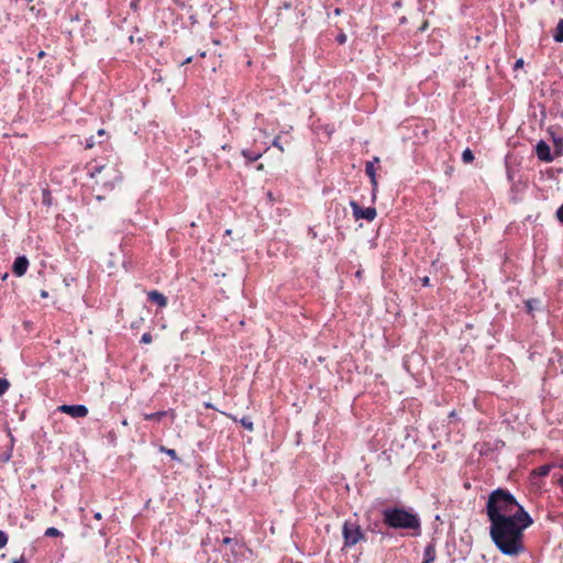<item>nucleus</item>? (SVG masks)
Returning <instances> with one entry per match:
<instances>
[{"instance_id":"f257e3e1","label":"nucleus","mask_w":563,"mask_h":563,"mask_svg":"<svg viewBox=\"0 0 563 563\" xmlns=\"http://www.w3.org/2000/svg\"><path fill=\"white\" fill-rule=\"evenodd\" d=\"M489 522L492 541L503 554L518 556L526 551L523 532L533 523V520L523 507L518 508L514 516Z\"/></svg>"},{"instance_id":"f03ea898","label":"nucleus","mask_w":563,"mask_h":563,"mask_svg":"<svg viewBox=\"0 0 563 563\" xmlns=\"http://www.w3.org/2000/svg\"><path fill=\"white\" fill-rule=\"evenodd\" d=\"M520 507L522 506L508 489L497 488L488 496L486 515L489 521L504 519L507 516H514Z\"/></svg>"},{"instance_id":"7ed1b4c3","label":"nucleus","mask_w":563,"mask_h":563,"mask_svg":"<svg viewBox=\"0 0 563 563\" xmlns=\"http://www.w3.org/2000/svg\"><path fill=\"white\" fill-rule=\"evenodd\" d=\"M383 522L391 529L411 530L412 536L420 534L421 522L417 514L406 508L391 507L382 512Z\"/></svg>"},{"instance_id":"20e7f679","label":"nucleus","mask_w":563,"mask_h":563,"mask_svg":"<svg viewBox=\"0 0 563 563\" xmlns=\"http://www.w3.org/2000/svg\"><path fill=\"white\" fill-rule=\"evenodd\" d=\"M87 173L90 178L95 179V185L104 189H113L115 184L122 179L117 164L109 162L100 164L92 161L87 165Z\"/></svg>"},{"instance_id":"39448f33","label":"nucleus","mask_w":563,"mask_h":563,"mask_svg":"<svg viewBox=\"0 0 563 563\" xmlns=\"http://www.w3.org/2000/svg\"><path fill=\"white\" fill-rule=\"evenodd\" d=\"M344 545L347 548L354 547L360 541L365 540V534L360 525L351 521H345L342 529Z\"/></svg>"},{"instance_id":"423d86ee","label":"nucleus","mask_w":563,"mask_h":563,"mask_svg":"<svg viewBox=\"0 0 563 563\" xmlns=\"http://www.w3.org/2000/svg\"><path fill=\"white\" fill-rule=\"evenodd\" d=\"M350 206L353 211V217L356 220L365 219L371 222L377 216L376 209L374 207L362 208L356 201L353 200L350 202Z\"/></svg>"},{"instance_id":"0eeeda50","label":"nucleus","mask_w":563,"mask_h":563,"mask_svg":"<svg viewBox=\"0 0 563 563\" xmlns=\"http://www.w3.org/2000/svg\"><path fill=\"white\" fill-rule=\"evenodd\" d=\"M56 410L73 418H85L89 412L85 405H60Z\"/></svg>"},{"instance_id":"6e6552de","label":"nucleus","mask_w":563,"mask_h":563,"mask_svg":"<svg viewBox=\"0 0 563 563\" xmlns=\"http://www.w3.org/2000/svg\"><path fill=\"white\" fill-rule=\"evenodd\" d=\"M536 154L541 162L551 163L554 161V155L551 153L549 144L543 140L537 143Z\"/></svg>"},{"instance_id":"1a4fd4ad","label":"nucleus","mask_w":563,"mask_h":563,"mask_svg":"<svg viewBox=\"0 0 563 563\" xmlns=\"http://www.w3.org/2000/svg\"><path fill=\"white\" fill-rule=\"evenodd\" d=\"M29 267V260L25 256H18L12 266V273L21 277L23 276Z\"/></svg>"},{"instance_id":"9d476101","label":"nucleus","mask_w":563,"mask_h":563,"mask_svg":"<svg viewBox=\"0 0 563 563\" xmlns=\"http://www.w3.org/2000/svg\"><path fill=\"white\" fill-rule=\"evenodd\" d=\"M147 299L150 302L157 305L159 308H165L168 305L167 297L158 290L148 291Z\"/></svg>"},{"instance_id":"9b49d317","label":"nucleus","mask_w":563,"mask_h":563,"mask_svg":"<svg viewBox=\"0 0 563 563\" xmlns=\"http://www.w3.org/2000/svg\"><path fill=\"white\" fill-rule=\"evenodd\" d=\"M167 416H170L172 419L174 420L176 415H175V411L173 409H169V410H162V411H157V412H153V413H143L142 417L144 420H147V421H161L163 418L167 417Z\"/></svg>"},{"instance_id":"f8f14e48","label":"nucleus","mask_w":563,"mask_h":563,"mask_svg":"<svg viewBox=\"0 0 563 563\" xmlns=\"http://www.w3.org/2000/svg\"><path fill=\"white\" fill-rule=\"evenodd\" d=\"M365 173L371 179V184L373 187V191L375 192L378 187L377 178H376V168L373 162H367L365 165Z\"/></svg>"},{"instance_id":"ddd939ff","label":"nucleus","mask_w":563,"mask_h":563,"mask_svg":"<svg viewBox=\"0 0 563 563\" xmlns=\"http://www.w3.org/2000/svg\"><path fill=\"white\" fill-rule=\"evenodd\" d=\"M437 558V550L433 543L427 544L423 551V562L422 563H432Z\"/></svg>"},{"instance_id":"4468645a","label":"nucleus","mask_w":563,"mask_h":563,"mask_svg":"<svg viewBox=\"0 0 563 563\" xmlns=\"http://www.w3.org/2000/svg\"><path fill=\"white\" fill-rule=\"evenodd\" d=\"M553 466H554L553 464L541 465L538 468H534L532 471V475L533 476H540V477L548 476Z\"/></svg>"},{"instance_id":"2eb2a0df","label":"nucleus","mask_w":563,"mask_h":563,"mask_svg":"<svg viewBox=\"0 0 563 563\" xmlns=\"http://www.w3.org/2000/svg\"><path fill=\"white\" fill-rule=\"evenodd\" d=\"M242 155L245 159H247L250 162H256L257 159H260L262 157L263 153L254 152L251 150H243Z\"/></svg>"},{"instance_id":"dca6fc26","label":"nucleus","mask_w":563,"mask_h":563,"mask_svg":"<svg viewBox=\"0 0 563 563\" xmlns=\"http://www.w3.org/2000/svg\"><path fill=\"white\" fill-rule=\"evenodd\" d=\"M554 156L563 155V139L560 136H553Z\"/></svg>"},{"instance_id":"f3484780","label":"nucleus","mask_w":563,"mask_h":563,"mask_svg":"<svg viewBox=\"0 0 563 563\" xmlns=\"http://www.w3.org/2000/svg\"><path fill=\"white\" fill-rule=\"evenodd\" d=\"M553 38L555 42L562 43L563 42V19H561L555 27V31L553 33Z\"/></svg>"},{"instance_id":"a211bd4d","label":"nucleus","mask_w":563,"mask_h":563,"mask_svg":"<svg viewBox=\"0 0 563 563\" xmlns=\"http://www.w3.org/2000/svg\"><path fill=\"white\" fill-rule=\"evenodd\" d=\"M474 158H475L474 154L470 148H466L463 151V153H462L463 163L471 164V163H473Z\"/></svg>"},{"instance_id":"6ab92c4d","label":"nucleus","mask_w":563,"mask_h":563,"mask_svg":"<svg viewBox=\"0 0 563 563\" xmlns=\"http://www.w3.org/2000/svg\"><path fill=\"white\" fill-rule=\"evenodd\" d=\"M240 423L242 424L243 428H245L249 431H253L254 430V424H253V421L251 420L250 417L241 418L240 419Z\"/></svg>"},{"instance_id":"aec40b11","label":"nucleus","mask_w":563,"mask_h":563,"mask_svg":"<svg viewBox=\"0 0 563 563\" xmlns=\"http://www.w3.org/2000/svg\"><path fill=\"white\" fill-rule=\"evenodd\" d=\"M44 534H45V537L57 538V537L62 536V532L54 527H49L45 530Z\"/></svg>"},{"instance_id":"412c9836","label":"nucleus","mask_w":563,"mask_h":563,"mask_svg":"<svg viewBox=\"0 0 563 563\" xmlns=\"http://www.w3.org/2000/svg\"><path fill=\"white\" fill-rule=\"evenodd\" d=\"M10 383L7 378H0V397L9 389Z\"/></svg>"},{"instance_id":"4be33fe9","label":"nucleus","mask_w":563,"mask_h":563,"mask_svg":"<svg viewBox=\"0 0 563 563\" xmlns=\"http://www.w3.org/2000/svg\"><path fill=\"white\" fill-rule=\"evenodd\" d=\"M161 451L170 456L173 460H178L177 453L174 449H167L165 446H161Z\"/></svg>"},{"instance_id":"5701e85b","label":"nucleus","mask_w":563,"mask_h":563,"mask_svg":"<svg viewBox=\"0 0 563 563\" xmlns=\"http://www.w3.org/2000/svg\"><path fill=\"white\" fill-rule=\"evenodd\" d=\"M9 537L8 534L0 530V549L4 548L8 543Z\"/></svg>"},{"instance_id":"b1692460","label":"nucleus","mask_w":563,"mask_h":563,"mask_svg":"<svg viewBox=\"0 0 563 563\" xmlns=\"http://www.w3.org/2000/svg\"><path fill=\"white\" fill-rule=\"evenodd\" d=\"M153 338H152V334L146 332L142 335L141 338V343H144V344H150L152 342Z\"/></svg>"},{"instance_id":"393cba45","label":"nucleus","mask_w":563,"mask_h":563,"mask_svg":"<svg viewBox=\"0 0 563 563\" xmlns=\"http://www.w3.org/2000/svg\"><path fill=\"white\" fill-rule=\"evenodd\" d=\"M279 140H280V136H279V135H278V136H276V137L274 139V141H273V146H274V147H277V148L283 153V152H284V147H283V145L280 144Z\"/></svg>"},{"instance_id":"a878e982","label":"nucleus","mask_w":563,"mask_h":563,"mask_svg":"<svg viewBox=\"0 0 563 563\" xmlns=\"http://www.w3.org/2000/svg\"><path fill=\"white\" fill-rule=\"evenodd\" d=\"M556 218L563 224V205L556 210Z\"/></svg>"},{"instance_id":"bb28decb","label":"nucleus","mask_w":563,"mask_h":563,"mask_svg":"<svg viewBox=\"0 0 563 563\" xmlns=\"http://www.w3.org/2000/svg\"><path fill=\"white\" fill-rule=\"evenodd\" d=\"M523 64H525V62H523V59H522V58L517 59V60H516V63H515V65H514V69H515V70H517V69H519V68H522V67H523Z\"/></svg>"},{"instance_id":"cd10ccee","label":"nucleus","mask_w":563,"mask_h":563,"mask_svg":"<svg viewBox=\"0 0 563 563\" xmlns=\"http://www.w3.org/2000/svg\"><path fill=\"white\" fill-rule=\"evenodd\" d=\"M96 144L95 137L91 136L87 140L86 147L91 148Z\"/></svg>"},{"instance_id":"c85d7f7f","label":"nucleus","mask_w":563,"mask_h":563,"mask_svg":"<svg viewBox=\"0 0 563 563\" xmlns=\"http://www.w3.org/2000/svg\"><path fill=\"white\" fill-rule=\"evenodd\" d=\"M232 542H233V539L230 537H225L222 539V544H224V545L231 544Z\"/></svg>"},{"instance_id":"c756f323","label":"nucleus","mask_w":563,"mask_h":563,"mask_svg":"<svg viewBox=\"0 0 563 563\" xmlns=\"http://www.w3.org/2000/svg\"><path fill=\"white\" fill-rule=\"evenodd\" d=\"M25 562H26V560H25L24 555H21L19 559H14L12 561V563H25Z\"/></svg>"},{"instance_id":"7c9ffc66","label":"nucleus","mask_w":563,"mask_h":563,"mask_svg":"<svg viewBox=\"0 0 563 563\" xmlns=\"http://www.w3.org/2000/svg\"><path fill=\"white\" fill-rule=\"evenodd\" d=\"M93 519H96L97 521H100L102 519V515L100 511H96L93 514Z\"/></svg>"},{"instance_id":"2f4dec72","label":"nucleus","mask_w":563,"mask_h":563,"mask_svg":"<svg viewBox=\"0 0 563 563\" xmlns=\"http://www.w3.org/2000/svg\"><path fill=\"white\" fill-rule=\"evenodd\" d=\"M40 296L42 298H47L48 297V292L46 290H41Z\"/></svg>"},{"instance_id":"473e14b6","label":"nucleus","mask_w":563,"mask_h":563,"mask_svg":"<svg viewBox=\"0 0 563 563\" xmlns=\"http://www.w3.org/2000/svg\"><path fill=\"white\" fill-rule=\"evenodd\" d=\"M338 41L342 44L345 42V35L339 36Z\"/></svg>"},{"instance_id":"72a5a7b5","label":"nucleus","mask_w":563,"mask_h":563,"mask_svg":"<svg viewBox=\"0 0 563 563\" xmlns=\"http://www.w3.org/2000/svg\"><path fill=\"white\" fill-rule=\"evenodd\" d=\"M191 60H192V57L190 56V57L186 58V59L183 62V65H185V64H189V63H191Z\"/></svg>"},{"instance_id":"f704fd0d","label":"nucleus","mask_w":563,"mask_h":563,"mask_svg":"<svg viewBox=\"0 0 563 563\" xmlns=\"http://www.w3.org/2000/svg\"><path fill=\"white\" fill-rule=\"evenodd\" d=\"M97 134L98 136H103L106 134V131L103 129H100Z\"/></svg>"},{"instance_id":"c9c22d12","label":"nucleus","mask_w":563,"mask_h":563,"mask_svg":"<svg viewBox=\"0 0 563 563\" xmlns=\"http://www.w3.org/2000/svg\"><path fill=\"white\" fill-rule=\"evenodd\" d=\"M81 518H82V520H84V521L89 522L88 518H87L85 515H82V516H81ZM88 526H89L90 528H93V526H92V525H90V523H88Z\"/></svg>"},{"instance_id":"e433bc0d","label":"nucleus","mask_w":563,"mask_h":563,"mask_svg":"<svg viewBox=\"0 0 563 563\" xmlns=\"http://www.w3.org/2000/svg\"><path fill=\"white\" fill-rule=\"evenodd\" d=\"M45 56V52L41 51L38 54H37V57L38 58H43Z\"/></svg>"},{"instance_id":"4c0bfd02","label":"nucleus","mask_w":563,"mask_h":563,"mask_svg":"<svg viewBox=\"0 0 563 563\" xmlns=\"http://www.w3.org/2000/svg\"><path fill=\"white\" fill-rule=\"evenodd\" d=\"M423 285L427 286L429 285V278L428 277H424L423 280H422Z\"/></svg>"},{"instance_id":"58836bf2","label":"nucleus","mask_w":563,"mask_h":563,"mask_svg":"<svg viewBox=\"0 0 563 563\" xmlns=\"http://www.w3.org/2000/svg\"><path fill=\"white\" fill-rule=\"evenodd\" d=\"M206 55H207V53H206L205 51L199 52V56H200V57H202V58H203V57H206Z\"/></svg>"},{"instance_id":"ea45409f","label":"nucleus","mask_w":563,"mask_h":563,"mask_svg":"<svg viewBox=\"0 0 563 563\" xmlns=\"http://www.w3.org/2000/svg\"><path fill=\"white\" fill-rule=\"evenodd\" d=\"M372 162H373L374 164H375V163H379V157L374 156V158H373V161H372Z\"/></svg>"},{"instance_id":"a19ab883","label":"nucleus","mask_w":563,"mask_h":563,"mask_svg":"<svg viewBox=\"0 0 563 563\" xmlns=\"http://www.w3.org/2000/svg\"><path fill=\"white\" fill-rule=\"evenodd\" d=\"M264 168L263 164H260L257 169L262 170Z\"/></svg>"},{"instance_id":"79ce46f5","label":"nucleus","mask_w":563,"mask_h":563,"mask_svg":"<svg viewBox=\"0 0 563 563\" xmlns=\"http://www.w3.org/2000/svg\"><path fill=\"white\" fill-rule=\"evenodd\" d=\"M205 407L206 408H212V406L210 404H206Z\"/></svg>"}]
</instances>
